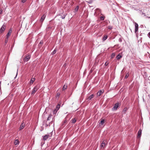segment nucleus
<instances>
[{
    "mask_svg": "<svg viewBox=\"0 0 150 150\" xmlns=\"http://www.w3.org/2000/svg\"><path fill=\"white\" fill-rule=\"evenodd\" d=\"M19 144V142L18 139H16L15 140L14 142V144L15 145H18Z\"/></svg>",
    "mask_w": 150,
    "mask_h": 150,
    "instance_id": "4468645a",
    "label": "nucleus"
},
{
    "mask_svg": "<svg viewBox=\"0 0 150 150\" xmlns=\"http://www.w3.org/2000/svg\"><path fill=\"white\" fill-rule=\"evenodd\" d=\"M107 145V142L106 141H103L101 144L100 147L101 148H104L106 147Z\"/></svg>",
    "mask_w": 150,
    "mask_h": 150,
    "instance_id": "7ed1b4c3",
    "label": "nucleus"
},
{
    "mask_svg": "<svg viewBox=\"0 0 150 150\" xmlns=\"http://www.w3.org/2000/svg\"><path fill=\"white\" fill-rule=\"evenodd\" d=\"M61 11H60V13L59 14V15L61 16V18L62 19H64L65 18L66 15L67 14L64 13V11H63V10H61Z\"/></svg>",
    "mask_w": 150,
    "mask_h": 150,
    "instance_id": "f03ea898",
    "label": "nucleus"
},
{
    "mask_svg": "<svg viewBox=\"0 0 150 150\" xmlns=\"http://www.w3.org/2000/svg\"><path fill=\"white\" fill-rule=\"evenodd\" d=\"M142 131L141 129H140L138 131L137 133L138 134L137 136V138H140L141 137V136Z\"/></svg>",
    "mask_w": 150,
    "mask_h": 150,
    "instance_id": "0eeeda50",
    "label": "nucleus"
},
{
    "mask_svg": "<svg viewBox=\"0 0 150 150\" xmlns=\"http://www.w3.org/2000/svg\"><path fill=\"white\" fill-rule=\"evenodd\" d=\"M140 14L142 15H143L144 16H146L145 13H144V11H142L141 10L140 12Z\"/></svg>",
    "mask_w": 150,
    "mask_h": 150,
    "instance_id": "aec40b11",
    "label": "nucleus"
},
{
    "mask_svg": "<svg viewBox=\"0 0 150 150\" xmlns=\"http://www.w3.org/2000/svg\"><path fill=\"white\" fill-rule=\"evenodd\" d=\"M30 57V56L28 55L24 59V61L25 62H27L29 60Z\"/></svg>",
    "mask_w": 150,
    "mask_h": 150,
    "instance_id": "6e6552de",
    "label": "nucleus"
},
{
    "mask_svg": "<svg viewBox=\"0 0 150 150\" xmlns=\"http://www.w3.org/2000/svg\"><path fill=\"white\" fill-rule=\"evenodd\" d=\"M94 97V95L93 94H92L86 99V100H91L92 98H93Z\"/></svg>",
    "mask_w": 150,
    "mask_h": 150,
    "instance_id": "1a4fd4ad",
    "label": "nucleus"
},
{
    "mask_svg": "<svg viewBox=\"0 0 150 150\" xmlns=\"http://www.w3.org/2000/svg\"><path fill=\"white\" fill-rule=\"evenodd\" d=\"M35 78H32L30 80V85H32L35 81Z\"/></svg>",
    "mask_w": 150,
    "mask_h": 150,
    "instance_id": "f8f14e48",
    "label": "nucleus"
},
{
    "mask_svg": "<svg viewBox=\"0 0 150 150\" xmlns=\"http://www.w3.org/2000/svg\"><path fill=\"white\" fill-rule=\"evenodd\" d=\"M129 76V74H126V76H125V79L127 78H128V77Z\"/></svg>",
    "mask_w": 150,
    "mask_h": 150,
    "instance_id": "c85d7f7f",
    "label": "nucleus"
},
{
    "mask_svg": "<svg viewBox=\"0 0 150 150\" xmlns=\"http://www.w3.org/2000/svg\"><path fill=\"white\" fill-rule=\"evenodd\" d=\"M148 35L150 36V32L149 33Z\"/></svg>",
    "mask_w": 150,
    "mask_h": 150,
    "instance_id": "58836bf2",
    "label": "nucleus"
},
{
    "mask_svg": "<svg viewBox=\"0 0 150 150\" xmlns=\"http://www.w3.org/2000/svg\"><path fill=\"white\" fill-rule=\"evenodd\" d=\"M108 28L109 29L111 30L112 28V26H108Z\"/></svg>",
    "mask_w": 150,
    "mask_h": 150,
    "instance_id": "cd10ccee",
    "label": "nucleus"
},
{
    "mask_svg": "<svg viewBox=\"0 0 150 150\" xmlns=\"http://www.w3.org/2000/svg\"><path fill=\"white\" fill-rule=\"evenodd\" d=\"M45 17V15H43L41 17V18L40 20L41 22H42L44 20Z\"/></svg>",
    "mask_w": 150,
    "mask_h": 150,
    "instance_id": "ddd939ff",
    "label": "nucleus"
},
{
    "mask_svg": "<svg viewBox=\"0 0 150 150\" xmlns=\"http://www.w3.org/2000/svg\"><path fill=\"white\" fill-rule=\"evenodd\" d=\"M103 92L101 90H100L97 93V94L98 96H100Z\"/></svg>",
    "mask_w": 150,
    "mask_h": 150,
    "instance_id": "2eb2a0df",
    "label": "nucleus"
},
{
    "mask_svg": "<svg viewBox=\"0 0 150 150\" xmlns=\"http://www.w3.org/2000/svg\"><path fill=\"white\" fill-rule=\"evenodd\" d=\"M76 121V119L74 118L71 120V122L73 123H75Z\"/></svg>",
    "mask_w": 150,
    "mask_h": 150,
    "instance_id": "a878e982",
    "label": "nucleus"
},
{
    "mask_svg": "<svg viewBox=\"0 0 150 150\" xmlns=\"http://www.w3.org/2000/svg\"><path fill=\"white\" fill-rule=\"evenodd\" d=\"M96 9V10H97V9H98L97 8Z\"/></svg>",
    "mask_w": 150,
    "mask_h": 150,
    "instance_id": "a19ab883",
    "label": "nucleus"
},
{
    "mask_svg": "<svg viewBox=\"0 0 150 150\" xmlns=\"http://www.w3.org/2000/svg\"><path fill=\"white\" fill-rule=\"evenodd\" d=\"M128 108H127L125 107V108L123 109V112H124V113H125L127 111V110Z\"/></svg>",
    "mask_w": 150,
    "mask_h": 150,
    "instance_id": "4be33fe9",
    "label": "nucleus"
},
{
    "mask_svg": "<svg viewBox=\"0 0 150 150\" xmlns=\"http://www.w3.org/2000/svg\"><path fill=\"white\" fill-rule=\"evenodd\" d=\"M51 116H52V115L51 114H50L49 115V116L47 118V120H50L51 118Z\"/></svg>",
    "mask_w": 150,
    "mask_h": 150,
    "instance_id": "b1692460",
    "label": "nucleus"
},
{
    "mask_svg": "<svg viewBox=\"0 0 150 150\" xmlns=\"http://www.w3.org/2000/svg\"><path fill=\"white\" fill-rule=\"evenodd\" d=\"M41 43H42L41 42H40V44H41Z\"/></svg>",
    "mask_w": 150,
    "mask_h": 150,
    "instance_id": "ea45409f",
    "label": "nucleus"
},
{
    "mask_svg": "<svg viewBox=\"0 0 150 150\" xmlns=\"http://www.w3.org/2000/svg\"><path fill=\"white\" fill-rule=\"evenodd\" d=\"M108 64H109V63L108 62H106L105 63V66H107Z\"/></svg>",
    "mask_w": 150,
    "mask_h": 150,
    "instance_id": "2f4dec72",
    "label": "nucleus"
},
{
    "mask_svg": "<svg viewBox=\"0 0 150 150\" xmlns=\"http://www.w3.org/2000/svg\"><path fill=\"white\" fill-rule=\"evenodd\" d=\"M146 17L147 18H150V17L146 16Z\"/></svg>",
    "mask_w": 150,
    "mask_h": 150,
    "instance_id": "4c0bfd02",
    "label": "nucleus"
},
{
    "mask_svg": "<svg viewBox=\"0 0 150 150\" xmlns=\"http://www.w3.org/2000/svg\"><path fill=\"white\" fill-rule=\"evenodd\" d=\"M119 106V104L118 103H116L114 105V107L112 108V110H116L117 108Z\"/></svg>",
    "mask_w": 150,
    "mask_h": 150,
    "instance_id": "39448f33",
    "label": "nucleus"
},
{
    "mask_svg": "<svg viewBox=\"0 0 150 150\" xmlns=\"http://www.w3.org/2000/svg\"><path fill=\"white\" fill-rule=\"evenodd\" d=\"M100 18L101 20H103L104 19V17L102 16H101L100 17Z\"/></svg>",
    "mask_w": 150,
    "mask_h": 150,
    "instance_id": "7c9ffc66",
    "label": "nucleus"
},
{
    "mask_svg": "<svg viewBox=\"0 0 150 150\" xmlns=\"http://www.w3.org/2000/svg\"><path fill=\"white\" fill-rule=\"evenodd\" d=\"M60 107V105L58 104L57 105V106L56 107V108L55 109L56 110H58L59 109Z\"/></svg>",
    "mask_w": 150,
    "mask_h": 150,
    "instance_id": "5701e85b",
    "label": "nucleus"
},
{
    "mask_svg": "<svg viewBox=\"0 0 150 150\" xmlns=\"http://www.w3.org/2000/svg\"><path fill=\"white\" fill-rule=\"evenodd\" d=\"M67 85L66 84H64L62 88L63 90L64 91L66 90L67 88Z\"/></svg>",
    "mask_w": 150,
    "mask_h": 150,
    "instance_id": "a211bd4d",
    "label": "nucleus"
},
{
    "mask_svg": "<svg viewBox=\"0 0 150 150\" xmlns=\"http://www.w3.org/2000/svg\"><path fill=\"white\" fill-rule=\"evenodd\" d=\"M26 0H21V2H22L24 3H25Z\"/></svg>",
    "mask_w": 150,
    "mask_h": 150,
    "instance_id": "473e14b6",
    "label": "nucleus"
},
{
    "mask_svg": "<svg viewBox=\"0 0 150 150\" xmlns=\"http://www.w3.org/2000/svg\"><path fill=\"white\" fill-rule=\"evenodd\" d=\"M39 88V87L38 86H35L33 88V90L31 92V95H33L35 93L38 91Z\"/></svg>",
    "mask_w": 150,
    "mask_h": 150,
    "instance_id": "f257e3e1",
    "label": "nucleus"
},
{
    "mask_svg": "<svg viewBox=\"0 0 150 150\" xmlns=\"http://www.w3.org/2000/svg\"><path fill=\"white\" fill-rule=\"evenodd\" d=\"M57 110H56L55 109H54V110L53 111V114L55 115L57 113Z\"/></svg>",
    "mask_w": 150,
    "mask_h": 150,
    "instance_id": "393cba45",
    "label": "nucleus"
},
{
    "mask_svg": "<svg viewBox=\"0 0 150 150\" xmlns=\"http://www.w3.org/2000/svg\"><path fill=\"white\" fill-rule=\"evenodd\" d=\"M115 56V53H113L111 55V58H113Z\"/></svg>",
    "mask_w": 150,
    "mask_h": 150,
    "instance_id": "bb28decb",
    "label": "nucleus"
},
{
    "mask_svg": "<svg viewBox=\"0 0 150 150\" xmlns=\"http://www.w3.org/2000/svg\"><path fill=\"white\" fill-rule=\"evenodd\" d=\"M56 52V50H54L53 52H52V53L53 54H55Z\"/></svg>",
    "mask_w": 150,
    "mask_h": 150,
    "instance_id": "c756f323",
    "label": "nucleus"
},
{
    "mask_svg": "<svg viewBox=\"0 0 150 150\" xmlns=\"http://www.w3.org/2000/svg\"><path fill=\"white\" fill-rule=\"evenodd\" d=\"M8 38H6V39L5 40V43H6L8 42Z\"/></svg>",
    "mask_w": 150,
    "mask_h": 150,
    "instance_id": "72a5a7b5",
    "label": "nucleus"
},
{
    "mask_svg": "<svg viewBox=\"0 0 150 150\" xmlns=\"http://www.w3.org/2000/svg\"><path fill=\"white\" fill-rule=\"evenodd\" d=\"M6 25H3L1 29H0V34L2 33L3 32L6 28Z\"/></svg>",
    "mask_w": 150,
    "mask_h": 150,
    "instance_id": "20e7f679",
    "label": "nucleus"
},
{
    "mask_svg": "<svg viewBox=\"0 0 150 150\" xmlns=\"http://www.w3.org/2000/svg\"><path fill=\"white\" fill-rule=\"evenodd\" d=\"M57 95L58 96H59L60 95V93H57Z\"/></svg>",
    "mask_w": 150,
    "mask_h": 150,
    "instance_id": "c9c22d12",
    "label": "nucleus"
},
{
    "mask_svg": "<svg viewBox=\"0 0 150 150\" xmlns=\"http://www.w3.org/2000/svg\"><path fill=\"white\" fill-rule=\"evenodd\" d=\"M79 6H77L76 7V8H75V9H79Z\"/></svg>",
    "mask_w": 150,
    "mask_h": 150,
    "instance_id": "f704fd0d",
    "label": "nucleus"
},
{
    "mask_svg": "<svg viewBox=\"0 0 150 150\" xmlns=\"http://www.w3.org/2000/svg\"><path fill=\"white\" fill-rule=\"evenodd\" d=\"M52 136V134H47L45 136H44L43 137V139L45 140H46L48 138L51 137Z\"/></svg>",
    "mask_w": 150,
    "mask_h": 150,
    "instance_id": "423d86ee",
    "label": "nucleus"
},
{
    "mask_svg": "<svg viewBox=\"0 0 150 150\" xmlns=\"http://www.w3.org/2000/svg\"><path fill=\"white\" fill-rule=\"evenodd\" d=\"M105 123V120L103 119L101 120L99 123L100 124H101V125H103Z\"/></svg>",
    "mask_w": 150,
    "mask_h": 150,
    "instance_id": "dca6fc26",
    "label": "nucleus"
},
{
    "mask_svg": "<svg viewBox=\"0 0 150 150\" xmlns=\"http://www.w3.org/2000/svg\"><path fill=\"white\" fill-rule=\"evenodd\" d=\"M122 57V56L119 54L117 56V59H119Z\"/></svg>",
    "mask_w": 150,
    "mask_h": 150,
    "instance_id": "6ab92c4d",
    "label": "nucleus"
},
{
    "mask_svg": "<svg viewBox=\"0 0 150 150\" xmlns=\"http://www.w3.org/2000/svg\"><path fill=\"white\" fill-rule=\"evenodd\" d=\"M24 125H23V124L22 123L20 127V130L22 129H23L24 128Z\"/></svg>",
    "mask_w": 150,
    "mask_h": 150,
    "instance_id": "412c9836",
    "label": "nucleus"
},
{
    "mask_svg": "<svg viewBox=\"0 0 150 150\" xmlns=\"http://www.w3.org/2000/svg\"><path fill=\"white\" fill-rule=\"evenodd\" d=\"M135 32L136 33L137 31H138V24L136 23H135Z\"/></svg>",
    "mask_w": 150,
    "mask_h": 150,
    "instance_id": "9b49d317",
    "label": "nucleus"
},
{
    "mask_svg": "<svg viewBox=\"0 0 150 150\" xmlns=\"http://www.w3.org/2000/svg\"><path fill=\"white\" fill-rule=\"evenodd\" d=\"M108 38V36L107 35H105L103 38V40L104 41L106 40Z\"/></svg>",
    "mask_w": 150,
    "mask_h": 150,
    "instance_id": "f3484780",
    "label": "nucleus"
},
{
    "mask_svg": "<svg viewBox=\"0 0 150 150\" xmlns=\"http://www.w3.org/2000/svg\"><path fill=\"white\" fill-rule=\"evenodd\" d=\"M12 32V30L11 29H10L8 31V32L7 33L6 35V38H8L9 37V36L11 35V33Z\"/></svg>",
    "mask_w": 150,
    "mask_h": 150,
    "instance_id": "9d476101",
    "label": "nucleus"
},
{
    "mask_svg": "<svg viewBox=\"0 0 150 150\" xmlns=\"http://www.w3.org/2000/svg\"><path fill=\"white\" fill-rule=\"evenodd\" d=\"M2 12V10H0V14H1Z\"/></svg>",
    "mask_w": 150,
    "mask_h": 150,
    "instance_id": "e433bc0d",
    "label": "nucleus"
}]
</instances>
